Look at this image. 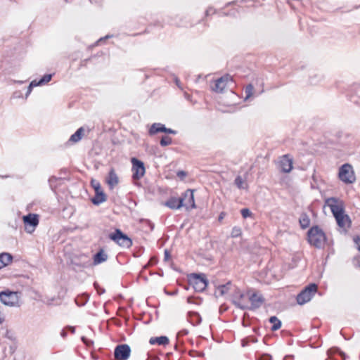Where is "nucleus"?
Returning a JSON list of instances; mask_svg holds the SVG:
<instances>
[{
  "label": "nucleus",
  "instance_id": "f257e3e1",
  "mask_svg": "<svg viewBox=\"0 0 360 360\" xmlns=\"http://www.w3.org/2000/svg\"><path fill=\"white\" fill-rule=\"evenodd\" d=\"M308 242L318 249L323 248L326 241V236L319 226H314L307 232Z\"/></svg>",
  "mask_w": 360,
  "mask_h": 360
},
{
  "label": "nucleus",
  "instance_id": "f03ea898",
  "mask_svg": "<svg viewBox=\"0 0 360 360\" xmlns=\"http://www.w3.org/2000/svg\"><path fill=\"white\" fill-rule=\"evenodd\" d=\"M188 283L195 292H202L207 286L208 281L204 274H192L188 278Z\"/></svg>",
  "mask_w": 360,
  "mask_h": 360
},
{
  "label": "nucleus",
  "instance_id": "7ed1b4c3",
  "mask_svg": "<svg viewBox=\"0 0 360 360\" xmlns=\"http://www.w3.org/2000/svg\"><path fill=\"white\" fill-rule=\"evenodd\" d=\"M338 177L346 184H351L356 181L354 171L349 163H345L340 167Z\"/></svg>",
  "mask_w": 360,
  "mask_h": 360
},
{
  "label": "nucleus",
  "instance_id": "20e7f679",
  "mask_svg": "<svg viewBox=\"0 0 360 360\" xmlns=\"http://www.w3.org/2000/svg\"><path fill=\"white\" fill-rule=\"evenodd\" d=\"M318 290L316 283H310L306 286L297 295L296 300L298 304L302 305L309 302Z\"/></svg>",
  "mask_w": 360,
  "mask_h": 360
},
{
  "label": "nucleus",
  "instance_id": "39448f33",
  "mask_svg": "<svg viewBox=\"0 0 360 360\" xmlns=\"http://www.w3.org/2000/svg\"><path fill=\"white\" fill-rule=\"evenodd\" d=\"M325 203L330 207L335 219L345 214V205L342 200L331 197L326 199Z\"/></svg>",
  "mask_w": 360,
  "mask_h": 360
},
{
  "label": "nucleus",
  "instance_id": "423d86ee",
  "mask_svg": "<svg viewBox=\"0 0 360 360\" xmlns=\"http://www.w3.org/2000/svg\"><path fill=\"white\" fill-rule=\"evenodd\" d=\"M110 239L124 248H129L132 245V240L120 229H117L115 232L109 235Z\"/></svg>",
  "mask_w": 360,
  "mask_h": 360
},
{
  "label": "nucleus",
  "instance_id": "0eeeda50",
  "mask_svg": "<svg viewBox=\"0 0 360 360\" xmlns=\"http://www.w3.org/2000/svg\"><path fill=\"white\" fill-rule=\"evenodd\" d=\"M91 186L95 191V195L91 198V202L94 205H98L107 200L106 195L103 192L101 184L95 179H91Z\"/></svg>",
  "mask_w": 360,
  "mask_h": 360
},
{
  "label": "nucleus",
  "instance_id": "6e6552de",
  "mask_svg": "<svg viewBox=\"0 0 360 360\" xmlns=\"http://www.w3.org/2000/svg\"><path fill=\"white\" fill-rule=\"evenodd\" d=\"M18 292L5 290L0 292L1 302L7 306L13 307L18 303L19 297Z\"/></svg>",
  "mask_w": 360,
  "mask_h": 360
},
{
  "label": "nucleus",
  "instance_id": "1a4fd4ad",
  "mask_svg": "<svg viewBox=\"0 0 360 360\" xmlns=\"http://www.w3.org/2000/svg\"><path fill=\"white\" fill-rule=\"evenodd\" d=\"M25 230L28 233H32L39 224V216L37 214L30 213L22 217Z\"/></svg>",
  "mask_w": 360,
  "mask_h": 360
},
{
  "label": "nucleus",
  "instance_id": "9d476101",
  "mask_svg": "<svg viewBox=\"0 0 360 360\" xmlns=\"http://www.w3.org/2000/svg\"><path fill=\"white\" fill-rule=\"evenodd\" d=\"M233 292L231 295V302L236 307L240 309H248V305L243 302L245 294L237 287H233Z\"/></svg>",
  "mask_w": 360,
  "mask_h": 360
},
{
  "label": "nucleus",
  "instance_id": "9b49d317",
  "mask_svg": "<svg viewBox=\"0 0 360 360\" xmlns=\"http://www.w3.org/2000/svg\"><path fill=\"white\" fill-rule=\"evenodd\" d=\"M131 161L132 163L131 169L133 172L132 179L134 180H139L146 172L144 163L136 158H132Z\"/></svg>",
  "mask_w": 360,
  "mask_h": 360
},
{
  "label": "nucleus",
  "instance_id": "f8f14e48",
  "mask_svg": "<svg viewBox=\"0 0 360 360\" xmlns=\"http://www.w3.org/2000/svg\"><path fill=\"white\" fill-rule=\"evenodd\" d=\"M131 348L127 344L118 345L114 350V356L117 360H127L129 358Z\"/></svg>",
  "mask_w": 360,
  "mask_h": 360
},
{
  "label": "nucleus",
  "instance_id": "ddd939ff",
  "mask_svg": "<svg viewBox=\"0 0 360 360\" xmlns=\"http://www.w3.org/2000/svg\"><path fill=\"white\" fill-rule=\"evenodd\" d=\"M194 191L192 189H187L181 195L183 199L184 206L186 210H191L196 207L194 200Z\"/></svg>",
  "mask_w": 360,
  "mask_h": 360
},
{
  "label": "nucleus",
  "instance_id": "4468645a",
  "mask_svg": "<svg viewBox=\"0 0 360 360\" xmlns=\"http://www.w3.org/2000/svg\"><path fill=\"white\" fill-rule=\"evenodd\" d=\"M230 81H232V77L228 74L225 75L214 81V86H212V90L217 93H222Z\"/></svg>",
  "mask_w": 360,
  "mask_h": 360
},
{
  "label": "nucleus",
  "instance_id": "2eb2a0df",
  "mask_svg": "<svg viewBox=\"0 0 360 360\" xmlns=\"http://www.w3.org/2000/svg\"><path fill=\"white\" fill-rule=\"evenodd\" d=\"M249 300L251 303V305L250 307L248 306V309L250 310H254L259 308L264 302V298L263 296L257 292H254L250 295Z\"/></svg>",
  "mask_w": 360,
  "mask_h": 360
},
{
  "label": "nucleus",
  "instance_id": "dca6fc26",
  "mask_svg": "<svg viewBox=\"0 0 360 360\" xmlns=\"http://www.w3.org/2000/svg\"><path fill=\"white\" fill-rule=\"evenodd\" d=\"M279 165L283 172L288 173L292 169V159L289 155H284L279 162Z\"/></svg>",
  "mask_w": 360,
  "mask_h": 360
},
{
  "label": "nucleus",
  "instance_id": "f3484780",
  "mask_svg": "<svg viewBox=\"0 0 360 360\" xmlns=\"http://www.w3.org/2000/svg\"><path fill=\"white\" fill-rule=\"evenodd\" d=\"M165 205L172 210H178L184 206L181 196L179 198L171 197L165 203Z\"/></svg>",
  "mask_w": 360,
  "mask_h": 360
},
{
  "label": "nucleus",
  "instance_id": "a211bd4d",
  "mask_svg": "<svg viewBox=\"0 0 360 360\" xmlns=\"http://www.w3.org/2000/svg\"><path fill=\"white\" fill-rule=\"evenodd\" d=\"M106 183L110 189L112 190L119 183V178L113 168H111L106 177Z\"/></svg>",
  "mask_w": 360,
  "mask_h": 360
},
{
  "label": "nucleus",
  "instance_id": "6ab92c4d",
  "mask_svg": "<svg viewBox=\"0 0 360 360\" xmlns=\"http://www.w3.org/2000/svg\"><path fill=\"white\" fill-rule=\"evenodd\" d=\"M233 287L234 286L233 285L231 281H228L225 284L219 285L217 286V290L215 291L214 295L216 297L224 296L229 291H230Z\"/></svg>",
  "mask_w": 360,
  "mask_h": 360
},
{
  "label": "nucleus",
  "instance_id": "aec40b11",
  "mask_svg": "<svg viewBox=\"0 0 360 360\" xmlns=\"http://www.w3.org/2000/svg\"><path fill=\"white\" fill-rule=\"evenodd\" d=\"M335 220L337 221L338 225L345 230L349 228L351 225V220L349 219V217L346 214L338 217L337 218H335Z\"/></svg>",
  "mask_w": 360,
  "mask_h": 360
},
{
  "label": "nucleus",
  "instance_id": "412c9836",
  "mask_svg": "<svg viewBox=\"0 0 360 360\" xmlns=\"http://www.w3.org/2000/svg\"><path fill=\"white\" fill-rule=\"evenodd\" d=\"M165 130H166V127L165 124L160 122L153 123L148 130V134L150 136H153L160 132L164 133Z\"/></svg>",
  "mask_w": 360,
  "mask_h": 360
},
{
  "label": "nucleus",
  "instance_id": "4be33fe9",
  "mask_svg": "<svg viewBox=\"0 0 360 360\" xmlns=\"http://www.w3.org/2000/svg\"><path fill=\"white\" fill-rule=\"evenodd\" d=\"M108 255L105 252L103 249L98 250L94 255V264L97 265L105 262L108 259Z\"/></svg>",
  "mask_w": 360,
  "mask_h": 360
},
{
  "label": "nucleus",
  "instance_id": "5701e85b",
  "mask_svg": "<svg viewBox=\"0 0 360 360\" xmlns=\"http://www.w3.org/2000/svg\"><path fill=\"white\" fill-rule=\"evenodd\" d=\"M13 256L8 252L0 253V266L1 268L9 265L13 261Z\"/></svg>",
  "mask_w": 360,
  "mask_h": 360
},
{
  "label": "nucleus",
  "instance_id": "b1692460",
  "mask_svg": "<svg viewBox=\"0 0 360 360\" xmlns=\"http://www.w3.org/2000/svg\"><path fill=\"white\" fill-rule=\"evenodd\" d=\"M169 342L167 336L152 337L150 338L149 343L150 345L158 344L159 345H167Z\"/></svg>",
  "mask_w": 360,
  "mask_h": 360
},
{
  "label": "nucleus",
  "instance_id": "393cba45",
  "mask_svg": "<svg viewBox=\"0 0 360 360\" xmlns=\"http://www.w3.org/2000/svg\"><path fill=\"white\" fill-rule=\"evenodd\" d=\"M299 222L302 229L308 228L310 224V219L308 214L305 212L302 213L299 219Z\"/></svg>",
  "mask_w": 360,
  "mask_h": 360
},
{
  "label": "nucleus",
  "instance_id": "a878e982",
  "mask_svg": "<svg viewBox=\"0 0 360 360\" xmlns=\"http://www.w3.org/2000/svg\"><path fill=\"white\" fill-rule=\"evenodd\" d=\"M84 130L83 127L79 128L75 133L71 135L68 141L72 143H77L79 141L84 135Z\"/></svg>",
  "mask_w": 360,
  "mask_h": 360
},
{
  "label": "nucleus",
  "instance_id": "bb28decb",
  "mask_svg": "<svg viewBox=\"0 0 360 360\" xmlns=\"http://www.w3.org/2000/svg\"><path fill=\"white\" fill-rule=\"evenodd\" d=\"M89 295L86 293H83L82 295H78L75 301L77 306L82 307L84 306L86 302L89 301Z\"/></svg>",
  "mask_w": 360,
  "mask_h": 360
},
{
  "label": "nucleus",
  "instance_id": "cd10ccee",
  "mask_svg": "<svg viewBox=\"0 0 360 360\" xmlns=\"http://www.w3.org/2000/svg\"><path fill=\"white\" fill-rule=\"evenodd\" d=\"M269 322L272 323V326L271 328L272 331H276L281 327V321L275 316L269 318Z\"/></svg>",
  "mask_w": 360,
  "mask_h": 360
},
{
  "label": "nucleus",
  "instance_id": "c85d7f7f",
  "mask_svg": "<svg viewBox=\"0 0 360 360\" xmlns=\"http://www.w3.org/2000/svg\"><path fill=\"white\" fill-rule=\"evenodd\" d=\"M77 259L78 258H74L72 259V264L75 266H77L79 268H86V267L89 266L91 264L89 259L79 262H77Z\"/></svg>",
  "mask_w": 360,
  "mask_h": 360
},
{
  "label": "nucleus",
  "instance_id": "c756f323",
  "mask_svg": "<svg viewBox=\"0 0 360 360\" xmlns=\"http://www.w3.org/2000/svg\"><path fill=\"white\" fill-rule=\"evenodd\" d=\"M235 185L239 188V189H244L245 188V186H247L245 181L243 179V178L240 176H237L234 180Z\"/></svg>",
  "mask_w": 360,
  "mask_h": 360
},
{
  "label": "nucleus",
  "instance_id": "7c9ffc66",
  "mask_svg": "<svg viewBox=\"0 0 360 360\" xmlns=\"http://www.w3.org/2000/svg\"><path fill=\"white\" fill-rule=\"evenodd\" d=\"M53 77L52 74L44 75L39 81H37V84L38 86H41L51 81Z\"/></svg>",
  "mask_w": 360,
  "mask_h": 360
},
{
  "label": "nucleus",
  "instance_id": "2f4dec72",
  "mask_svg": "<svg viewBox=\"0 0 360 360\" xmlns=\"http://www.w3.org/2000/svg\"><path fill=\"white\" fill-rule=\"evenodd\" d=\"M254 91V86L252 84H249L245 86V100L248 99L250 97H251L253 94Z\"/></svg>",
  "mask_w": 360,
  "mask_h": 360
},
{
  "label": "nucleus",
  "instance_id": "473e14b6",
  "mask_svg": "<svg viewBox=\"0 0 360 360\" xmlns=\"http://www.w3.org/2000/svg\"><path fill=\"white\" fill-rule=\"evenodd\" d=\"M351 101L360 105V87L356 89L355 94L351 96Z\"/></svg>",
  "mask_w": 360,
  "mask_h": 360
},
{
  "label": "nucleus",
  "instance_id": "72a5a7b5",
  "mask_svg": "<svg viewBox=\"0 0 360 360\" xmlns=\"http://www.w3.org/2000/svg\"><path fill=\"white\" fill-rule=\"evenodd\" d=\"M172 142V139L171 137L168 136H163L160 141V144L161 146H167L170 145Z\"/></svg>",
  "mask_w": 360,
  "mask_h": 360
},
{
  "label": "nucleus",
  "instance_id": "f704fd0d",
  "mask_svg": "<svg viewBox=\"0 0 360 360\" xmlns=\"http://www.w3.org/2000/svg\"><path fill=\"white\" fill-rule=\"evenodd\" d=\"M241 229L238 226H234L231 230V238H238L241 235Z\"/></svg>",
  "mask_w": 360,
  "mask_h": 360
},
{
  "label": "nucleus",
  "instance_id": "c9c22d12",
  "mask_svg": "<svg viewBox=\"0 0 360 360\" xmlns=\"http://www.w3.org/2000/svg\"><path fill=\"white\" fill-rule=\"evenodd\" d=\"M241 215L243 218L251 217L252 213L248 208H243L240 210Z\"/></svg>",
  "mask_w": 360,
  "mask_h": 360
},
{
  "label": "nucleus",
  "instance_id": "e433bc0d",
  "mask_svg": "<svg viewBox=\"0 0 360 360\" xmlns=\"http://www.w3.org/2000/svg\"><path fill=\"white\" fill-rule=\"evenodd\" d=\"M37 80H33L30 82V85L27 87V90L26 92V97L31 93L33 87L37 86Z\"/></svg>",
  "mask_w": 360,
  "mask_h": 360
},
{
  "label": "nucleus",
  "instance_id": "4c0bfd02",
  "mask_svg": "<svg viewBox=\"0 0 360 360\" xmlns=\"http://www.w3.org/2000/svg\"><path fill=\"white\" fill-rule=\"evenodd\" d=\"M94 287L96 290L98 294L100 295L103 294L105 292V289L101 288L97 282H94Z\"/></svg>",
  "mask_w": 360,
  "mask_h": 360
},
{
  "label": "nucleus",
  "instance_id": "58836bf2",
  "mask_svg": "<svg viewBox=\"0 0 360 360\" xmlns=\"http://www.w3.org/2000/svg\"><path fill=\"white\" fill-rule=\"evenodd\" d=\"M272 359V356L271 355L267 354V353H264V354H262L257 359V360H271Z\"/></svg>",
  "mask_w": 360,
  "mask_h": 360
},
{
  "label": "nucleus",
  "instance_id": "ea45409f",
  "mask_svg": "<svg viewBox=\"0 0 360 360\" xmlns=\"http://www.w3.org/2000/svg\"><path fill=\"white\" fill-rule=\"evenodd\" d=\"M353 240L356 245V248L360 251V236H356L354 237Z\"/></svg>",
  "mask_w": 360,
  "mask_h": 360
},
{
  "label": "nucleus",
  "instance_id": "a19ab883",
  "mask_svg": "<svg viewBox=\"0 0 360 360\" xmlns=\"http://www.w3.org/2000/svg\"><path fill=\"white\" fill-rule=\"evenodd\" d=\"M82 340L86 346L89 347L90 345H93V341L87 339L85 337H82Z\"/></svg>",
  "mask_w": 360,
  "mask_h": 360
},
{
  "label": "nucleus",
  "instance_id": "79ce46f5",
  "mask_svg": "<svg viewBox=\"0 0 360 360\" xmlns=\"http://www.w3.org/2000/svg\"><path fill=\"white\" fill-rule=\"evenodd\" d=\"M171 257L170 252L168 250L165 249L164 251V259L165 261H168Z\"/></svg>",
  "mask_w": 360,
  "mask_h": 360
},
{
  "label": "nucleus",
  "instance_id": "37998d69",
  "mask_svg": "<svg viewBox=\"0 0 360 360\" xmlns=\"http://www.w3.org/2000/svg\"><path fill=\"white\" fill-rule=\"evenodd\" d=\"M164 133L169 134H176L177 132H176V131H175L174 129L166 127V130H165Z\"/></svg>",
  "mask_w": 360,
  "mask_h": 360
},
{
  "label": "nucleus",
  "instance_id": "c03bdc74",
  "mask_svg": "<svg viewBox=\"0 0 360 360\" xmlns=\"http://www.w3.org/2000/svg\"><path fill=\"white\" fill-rule=\"evenodd\" d=\"M215 10H214L212 8H208L205 11L206 15H210V14L214 13Z\"/></svg>",
  "mask_w": 360,
  "mask_h": 360
},
{
  "label": "nucleus",
  "instance_id": "a18cd8bd",
  "mask_svg": "<svg viewBox=\"0 0 360 360\" xmlns=\"http://www.w3.org/2000/svg\"><path fill=\"white\" fill-rule=\"evenodd\" d=\"M225 216H226V213H225L224 212H221L219 214V217H218V221H219V222H221V221L224 219V218L225 217Z\"/></svg>",
  "mask_w": 360,
  "mask_h": 360
},
{
  "label": "nucleus",
  "instance_id": "49530a36",
  "mask_svg": "<svg viewBox=\"0 0 360 360\" xmlns=\"http://www.w3.org/2000/svg\"><path fill=\"white\" fill-rule=\"evenodd\" d=\"M194 315L196 316L197 319H198V321H196V324H199L201 322V318L200 316H199V314L198 313H193Z\"/></svg>",
  "mask_w": 360,
  "mask_h": 360
},
{
  "label": "nucleus",
  "instance_id": "de8ad7c7",
  "mask_svg": "<svg viewBox=\"0 0 360 360\" xmlns=\"http://www.w3.org/2000/svg\"><path fill=\"white\" fill-rule=\"evenodd\" d=\"M66 328L68 329L72 333H75V327L68 326L66 327Z\"/></svg>",
  "mask_w": 360,
  "mask_h": 360
},
{
  "label": "nucleus",
  "instance_id": "09e8293b",
  "mask_svg": "<svg viewBox=\"0 0 360 360\" xmlns=\"http://www.w3.org/2000/svg\"><path fill=\"white\" fill-rule=\"evenodd\" d=\"M179 333L181 335H186L188 333V330H186V329H183L181 330Z\"/></svg>",
  "mask_w": 360,
  "mask_h": 360
},
{
  "label": "nucleus",
  "instance_id": "8fccbe9b",
  "mask_svg": "<svg viewBox=\"0 0 360 360\" xmlns=\"http://www.w3.org/2000/svg\"><path fill=\"white\" fill-rule=\"evenodd\" d=\"M60 335L63 338H65L67 336V332H66L65 329L62 330V331L60 333Z\"/></svg>",
  "mask_w": 360,
  "mask_h": 360
},
{
  "label": "nucleus",
  "instance_id": "3c124183",
  "mask_svg": "<svg viewBox=\"0 0 360 360\" xmlns=\"http://www.w3.org/2000/svg\"><path fill=\"white\" fill-rule=\"evenodd\" d=\"M4 320V316L1 313V311H0V323H1Z\"/></svg>",
  "mask_w": 360,
  "mask_h": 360
},
{
  "label": "nucleus",
  "instance_id": "603ef678",
  "mask_svg": "<svg viewBox=\"0 0 360 360\" xmlns=\"http://www.w3.org/2000/svg\"><path fill=\"white\" fill-rule=\"evenodd\" d=\"M248 345V342H246L245 340H242V346L246 347Z\"/></svg>",
  "mask_w": 360,
  "mask_h": 360
},
{
  "label": "nucleus",
  "instance_id": "864d4df0",
  "mask_svg": "<svg viewBox=\"0 0 360 360\" xmlns=\"http://www.w3.org/2000/svg\"><path fill=\"white\" fill-rule=\"evenodd\" d=\"M187 302H188V303H193V297H188L187 298Z\"/></svg>",
  "mask_w": 360,
  "mask_h": 360
},
{
  "label": "nucleus",
  "instance_id": "5fc2aeb1",
  "mask_svg": "<svg viewBox=\"0 0 360 360\" xmlns=\"http://www.w3.org/2000/svg\"><path fill=\"white\" fill-rule=\"evenodd\" d=\"M175 82H176V85H177L179 88H181V86H180L179 80L177 78H176V79H175Z\"/></svg>",
  "mask_w": 360,
  "mask_h": 360
},
{
  "label": "nucleus",
  "instance_id": "6e6d98bb",
  "mask_svg": "<svg viewBox=\"0 0 360 360\" xmlns=\"http://www.w3.org/2000/svg\"><path fill=\"white\" fill-rule=\"evenodd\" d=\"M180 175L185 176L186 175V172H184V171H180V172H178V176H180Z\"/></svg>",
  "mask_w": 360,
  "mask_h": 360
},
{
  "label": "nucleus",
  "instance_id": "4d7b16f0",
  "mask_svg": "<svg viewBox=\"0 0 360 360\" xmlns=\"http://www.w3.org/2000/svg\"><path fill=\"white\" fill-rule=\"evenodd\" d=\"M154 262V263H155L156 262V259L155 258H151L150 259V262Z\"/></svg>",
  "mask_w": 360,
  "mask_h": 360
},
{
  "label": "nucleus",
  "instance_id": "13d9d810",
  "mask_svg": "<svg viewBox=\"0 0 360 360\" xmlns=\"http://www.w3.org/2000/svg\"><path fill=\"white\" fill-rule=\"evenodd\" d=\"M80 257H81V258H82V257L87 258V257H86V256H85V255H81V256H80Z\"/></svg>",
  "mask_w": 360,
  "mask_h": 360
},
{
  "label": "nucleus",
  "instance_id": "bf43d9fd",
  "mask_svg": "<svg viewBox=\"0 0 360 360\" xmlns=\"http://www.w3.org/2000/svg\"><path fill=\"white\" fill-rule=\"evenodd\" d=\"M224 306L223 305H221L220 307V310L222 311V309H223Z\"/></svg>",
  "mask_w": 360,
  "mask_h": 360
},
{
  "label": "nucleus",
  "instance_id": "052dcab7",
  "mask_svg": "<svg viewBox=\"0 0 360 360\" xmlns=\"http://www.w3.org/2000/svg\"><path fill=\"white\" fill-rule=\"evenodd\" d=\"M253 342H257V339H255L252 340Z\"/></svg>",
  "mask_w": 360,
  "mask_h": 360
},
{
  "label": "nucleus",
  "instance_id": "680f3d73",
  "mask_svg": "<svg viewBox=\"0 0 360 360\" xmlns=\"http://www.w3.org/2000/svg\"><path fill=\"white\" fill-rule=\"evenodd\" d=\"M103 39V38H101V39L98 41V42H99V41H102Z\"/></svg>",
  "mask_w": 360,
  "mask_h": 360
},
{
  "label": "nucleus",
  "instance_id": "e2e57ef3",
  "mask_svg": "<svg viewBox=\"0 0 360 360\" xmlns=\"http://www.w3.org/2000/svg\"><path fill=\"white\" fill-rule=\"evenodd\" d=\"M222 310L226 311V308L223 307Z\"/></svg>",
  "mask_w": 360,
  "mask_h": 360
}]
</instances>
